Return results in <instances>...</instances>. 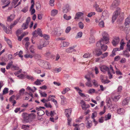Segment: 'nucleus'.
I'll return each mask as SVG.
<instances>
[{"mask_svg": "<svg viewBox=\"0 0 130 130\" xmlns=\"http://www.w3.org/2000/svg\"><path fill=\"white\" fill-rule=\"evenodd\" d=\"M49 44V42L48 41H44L41 40L40 41L39 43L37 44V48L39 50H42L43 47L46 46Z\"/></svg>", "mask_w": 130, "mask_h": 130, "instance_id": "1", "label": "nucleus"}, {"mask_svg": "<svg viewBox=\"0 0 130 130\" xmlns=\"http://www.w3.org/2000/svg\"><path fill=\"white\" fill-rule=\"evenodd\" d=\"M120 9L119 8L117 7L116 10L113 13L112 18V21L113 22L117 19L118 16L120 14Z\"/></svg>", "mask_w": 130, "mask_h": 130, "instance_id": "2", "label": "nucleus"}, {"mask_svg": "<svg viewBox=\"0 0 130 130\" xmlns=\"http://www.w3.org/2000/svg\"><path fill=\"white\" fill-rule=\"evenodd\" d=\"M17 76L20 79H22L26 78L28 79H31V80H34V78L32 76L28 75H26L25 74H22L18 75Z\"/></svg>", "mask_w": 130, "mask_h": 130, "instance_id": "3", "label": "nucleus"}, {"mask_svg": "<svg viewBox=\"0 0 130 130\" xmlns=\"http://www.w3.org/2000/svg\"><path fill=\"white\" fill-rule=\"evenodd\" d=\"M30 18L29 17H28L26 20V22L23 24L22 27L24 30L25 29L28 28V24L30 21Z\"/></svg>", "mask_w": 130, "mask_h": 130, "instance_id": "4", "label": "nucleus"}, {"mask_svg": "<svg viewBox=\"0 0 130 130\" xmlns=\"http://www.w3.org/2000/svg\"><path fill=\"white\" fill-rule=\"evenodd\" d=\"M101 71L104 73H106L107 71L108 72L109 70V68L108 67L105 65H102L100 67Z\"/></svg>", "mask_w": 130, "mask_h": 130, "instance_id": "5", "label": "nucleus"}, {"mask_svg": "<svg viewBox=\"0 0 130 130\" xmlns=\"http://www.w3.org/2000/svg\"><path fill=\"white\" fill-rule=\"evenodd\" d=\"M85 77L87 80V82L86 83V85L88 87H92L93 85L91 83L90 78L88 76H85Z\"/></svg>", "mask_w": 130, "mask_h": 130, "instance_id": "6", "label": "nucleus"}, {"mask_svg": "<svg viewBox=\"0 0 130 130\" xmlns=\"http://www.w3.org/2000/svg\"><path fill=\"white\" fill-rule=\"evenodd\" d=\"M123 39H122L121 40V42L120 43V48H115L113 50V51H114L115 52L117 51H120L121 50H123V46L124 45V44L125 43L123 41Z\"/></svg>", "mask_w": 130, "mask_h": 130, "instance_id": "7", "label": "nucleus"}, {"mask_svg": "<svg viewBox=\"0 0 130 130\" xmlns=\"http://www.w3.org/2000/svg\"><path fill=\"white\" fill-rule=\"evenodd\" d=\"M70 10L69 6L68 4L64 5L62 8V12L64 13H67Z\"/></svg>", "mask_w": 130, "mask_h": 130, "instance_id": "8", "label": "nucleus"}, {"mask_svg": "<svg viewBox=\"0 0 130 130\" xmlns=\"http://www.w3.org/2000/svg\"><path fill=\"white\" fill-rule=\"evenodd\" d=\"M41 62L43 63V66L44 68L46 69H51V66L49 62L43 60H41Z\"/></svg>", "mask_w": 130, "mask_h": 130, "instance_id": "9", "label": "nucleus"}, {"mask_svg": "<svg viewBox=\"0 0 130 130\" xmlns=\"http://www.w3.org/2000/svg\"><path fill=\"white\" fill-rule=\"evenodd\" d=\"M80 103L82 104V107L83 110L88 108L90 107L89 105L86 104L83 100L81 101Z\"/></svg>", "mask_w": 130, "mask_h": 130, "instance_id": "10", "label": "nucleus"}, {"mask_svg": "<svg viewBox=\"0 0 130 130\" xmlns=\"http://www.w3.org/2000/svg\"><path fill=\"white\" fill-rule=\"evenodd\" d=\"M120 41V39L118 37H115L112 40V43L113 46H116L118 44Z\"/></svg>", "mask_w": 130, "mask_h": 130, "instance_id": "11", "label": "nucleus"}, {"mask_svg": "<svg viewBox=\"0 0 130 130\" xmlns=\"http://www.w3.org/2000/svg\"><path fill=\"white\" fill-rule=\"evenodd\" d=\"M109 17V14L107 10L104 11L102 13L101 18H103L104 20L108 18Z\"/></svg>", "mask_w": 130, "mask_h": 130, "instance_id": "12", "label": "nucleus"}, {"mask_svg": "<svg viewBox=\"0 0 130 130\" xmlns=\"http://www.w3.org/2000/svg\"><path fill=\"white\" fill-rule=\"evenodd\" d=\"M120 0H115L111 5V7L114 8H116L119 4Z\"/></svg>", "mask_w": 130, "mask_h": 130, "instance_id": "13", "label": "nucleus"}, {"mask_svg": "<svg viewBox=\"0 0 130 130\" xmlns=\"http://www.w3.org/2000/svg\"><path fill=\"white\" fill-rule=\"evenodd\" d=\"M71 109L69 108L68 109H65V113L66 117L68 118H69L70 115H71Z\"/></svg>", "mask_w": 130, "mask_h": 130, "instance_id": "14", "label": "nucleus"}, {"mask_svg": "<svg viewBox=\"0 0 130 130\" xmlns=\"http://www.w3.org/2000/svg\"><path fill=\"white\" fill-rule=\"evenodd\" d=\"M94 7L98 12H101L103 11V10L99 7V6L96 3L94 4Z\"/></svg>", "mask_w": 130, "mask_h": 130, "instance_id": "15", "label": "nucleus"}, {"mask_svg": "<svg viewBox=\"0 0 130 130\" xmlns=\"http://www.w3.org/2000/svg\"><path fill=\"white\" fill-rule=\"evenodd\" d=\"M117 107V105L115 104H111L109 105L108 108L111 111L114 110V109Z\"/></svg>", "mask_w": 130, "mask_h": 130, "instance_id": "16", "label": "nucleus"}, {"mask_svg": "<svg viewBox=\"0 0 130 130\" xmlns=\"http://www.w3.org/2000/svg\"><path fill=\"white\" fill-rule=\"evenodd\" d=\"M83 13L82 12H78L75 15V16L74 19H79L80 17L82 16L83 15Z\"/></svg>", "mask_w": 130, "mask_h": 130, "instance_id": "17", "label": "nucleus"}, {"mask_svg": "<svg viewBox=\"0 0 130 130\" xmlns=\"http://www.w3.org/2000/svg\"><path fill=\"white\" fill-rule=\"evenodd\" d=\"M130 100V98L129 97L123 100L122 103V104L123 105L127 104Z\"/></svg>", "mask_w": 130, "mask_h": 130, "instance_id": "18", "label": "nucleus"}, {"mask_svg": "<svg viewBox=\"0 0 130 130\" xmlns=\"http://www.w3.org/2000/svg\"><path fill=\"white\" fill-rule=\"evenodd\" d=\"M60 30V28L59 27L54 28L52 30L51 32L52 35H56L57 33V31H59Z\"/></svg>", "mask_w": 130, "mask_h": 130, "instance_id": "19", "label": "nucleus"}, {"mask_svg": "<svg viewBox=\"0 0 130 130\" xmlns=\"http://www.w3.org/2000/svg\"><path fill=\"white\" fill-rule=\"evenodd\" d=\"M52 55V54L49 51L47 52L44 55L45 57L47 58V59H48L50 58H51Z\"/></svg>", "mask_w": 130, "mask_h": 130, "instance_id": "20", "label": "nucleus"}, {"mask_svg": "<svg viewBox=\"0 0 130 130\" xmlns=\"http://www.w3.org/2000/svg\"><path fill=\"white\" fill-rule=\"evenodd\" d=\"M125 112L124 110L122 108H120L118 109L117 110V113L118 114L120 115L123 114Z\"/></svg>", "mask_w": 130, "mask_h": 130, "instance_id": "21", "label": "nucleus"}, {"mask_svg": "<svg viewBox=\"0 0 130 130\" xmlns=\"http://www.w3.org/2000/svg\"><path fill=\"white\" fill-rule=\"evenodd\" d=\"M15 15L14 14H11L10 16H9L7 18V20L9 22H11L13 20L14 18Z\"/></svg>", "mask_w": 130, "mask_h": 130, "instance_id": "22", "label": "nucleus"}, {"mask_svg": "<svg viewBox=\"0 0 130 130\" xmlns=\"http://www.w3.org/2000/svg\"><path fill=\"white\" fill-rule=\"evenodd\" d=\"M109 40L108 36H103V39H102L101 40H102V42L104 41V43L106 44L108 42Z\"/></svg>", "mask_w": 130, "mask_h": 130, "instance_id": "23", "label": "nucleus"}, {"mask_svg": "<svg viewBox=\"0 0 130 130\" xmlns=\"http://www.w3.org/2000/svg\"><path fill=\"white\" fill-rule=\"evenodd\" d=\"M22 116L24 119L25 120H28L29 118V115L27 113L24 112L22 113Z\"/></svg>", "mask_w": 130, "mask_h": 130, "instance_id": "24", "label": "nucleus"}, {"mask_svg": "<svg viewBox=\"0 0 130 130\" xmlns=\"http://www.w3.org/2000/svg\"><path fill=\"white\" fill-rule=\"evenodd\" d=\"M69 43L68 42L63 41L60 44L61 47H65L68 46Z\"/></svg>", "mask_w": 130, "mask_h": 130, "instance_id": "25", "label": "nucleus"}, {"mask_svg": "<svg viewBox=\"0 0 130 130\" xmlns=\"http://www.w3.org/2000/svg\"><path fill=\"white\" fill-rule=\"evenodd\" d=\"M58 13V10H57L53 9L51 11V15L52 16H54Z\"/></svg>", "mask_w": 130, "mask_h": 130, "instance_id": "26", "label": "nucleus"}, {"mask_svg": "<svg viewBox=\"0 0 130 130\" xmlns=\"http://www.w3.org/2000/svg\"><path fill=\"white\" fill-rule=\"evenodd\" d=\"M5 40L7 43L9 45L10 47L11 48L12 46V45L11 42V41L9 39L6 38L5 37Z\"/></svg>", "mask_w": 130, "mask_h": 130, "instance_id": "27", "label": "nucleus"}, {"mask_svg": "<svg viewBox=\"0 0 130 130\" xmlns=\"http://www.w3.org/2000/svg\"><path fill=\"white\" fill-rule=\"evenodd\" d=\"M130 22V17L127 18L125 20V24L126 26L128 25Z\"/></svg>", "mask_w": 130, "mask_h": 130, "instance_id": "28", "label": "nucleus"}, {"mask_svg": "<svg viewBox=\"0 0 130 130\" xmlns=\"http://www.w3.org/2000/svg\"><path fill=\"white\" fill-rule=\"evenodd\" d=\"M92 122L91 121H88L87 123V127L88 128H90L92 126Z\"/></svg>", "mask_w": 130, "mask_h": 130, "instance_id": "29", "label": "nucleus"}, {"mask_svg": "<svg viewBox=\"0 0 130 130\" xmlns=\"http://www.w3.org/2000/svg\"><path fill=\"white\" fill-rule=\"evenodd\" d=\"M13 62L12 61H11V62L8 63V65L6 67V69H8L10 68V67L11 66H12V65H13Z\"/></svg>", "mask_w": 130, "mask_h": 130, "instance_id": "30", "label": "nucleus"}, {"mask_svg": "<svg viewBox=\"0 0 130 130\" xmlns=\"http://www.w3.org/2000/svg\"><path fill=\"white\" fill-rule=\"evenodd\" d=\"M45 113L44 111L42 110H40L39 111H38L37 114L38 116H41L43 115Z\"/></svg>", "mask_w": 130, "mask_h": 130, "instance_id": "31", "label": "nucleus"}, {"mask_svg": "<svg viewBox=\"0 0 130 130\" xmlns=\"http://www.w3.org/2000/svg\"><path fill=\"white\" fill-rule=\"evenodd\" d=\"M93 85L95 87H98L99 85L97 81L95 80L94 79L92 81Z\"/></svg>", "mask_w": 130, "mask_h": 130, "instance_id": "32", "label": "nucleus"}, {"mask_svg": "<svg viewBox=\"0 0 130 130\" xmlns=\"http://www.w3.org/2000/svg\"><path fill=\"white\" fill-rule=\"evenodd\" d=\"M75 50L73 47H70L66 50L67 52L70 53L73 51Z\"/></svg>", "mask_w": 130, "mask_h": 130, "instance_id": "33", "label": "nucleus"}, {"mask_svg": "<svg viewBox=\"0 0 130 130\" xmlns=\"http://www.w3.org/2000/svg\"><path fill=\"white\" fill-rule=\"evenodd\" d=\"M63 17L65 19L67 20H70L71 18V16H67V15L66 14H64L63 15Z\"/></svg>", "mask_w": 130, "mask_h": 130, "instance_id": "34", "label": "nucleus"}, {"mask_svg": "<svg viewBox=\"0 0 130 130\" xmlns=\"http://www.w3.org/2000/svg\"><path fill=\"white\" fill-rule=\"evenodd\" d=\"M120 95H118L117 96H115L114 98H112V99L113 101L117 102L120 98Z\"/></svg>", "mask_w": 130, "mask_h": 130, "instance_id": "35", "label": "nucleus"}, {"mask_svg": "<svg viewBox=\"0 0 130 130\" xmlns=\"http://www.w3.org/2000/svg\"><path fill=\"white\" fill-rule=\"evenodd\" d=\"M83 33L82 32H79L77 33V35L76 36L75 38L77 39L78 38H81L82 35Z\"/></svg>", "mask_w": 130, "mask_h": 130, "instance_id": "36", "label": "nucleus"}, {"mask_svg": "<svg viewBox=\"0 0 130 130\" xmlns=\"http://www.w3.org/2000/svg\"><path fill=\"white\" fill-rule=\"evenodd\" d=\"M126 50L130 52V40L127 42Z\"/></svg>", "mask_w": 130, "mask_h": 130, "instance_id": "37", "label": "nucleus"}, {"mask_svg": "<svg viewBox=\"0 0 130 130\" xmlns=\"http://www.w3.org/2000/svg\"><path fill=\"white\" fill-rule=\"evenodd\" d=\"M99 26L102 28H103L104 27V21L102 20L100 22L99 24Z\"/></svg>", "mask_w": 130, "mask_h": 130, "instance_id": "38", "label": "nucleus"}, {"mask_svg": "<svg viewBox=\"0 0 130 130\" xmlns=\"http://www.w3.org/2000/svg\"><path fill=\"white\" fill-rule=\"evenodd\" d=\"M8 88L6 87L5 88L3 91V95H4L8 93Z\"/></svg>", "mask_w": 130, "mask_h": 130, "instance_id": "39", "label": "nucleus"}, {"mask_svg": "<svg viewBox=\"0 0 130 130\" xmlns=\"http://www.w3.org/2000/svg\"><path fill=\"white\" fill-rule=\"evenodd\" d=\"M111 115L109 113H108L107 115H106L105 116V120L107 121L108 120L110 119H111Z\"/></svg>", "mask_w": 130, "mask_h": 130, "instance_id": "40", "label": "nucleus"}, {"mask_svg": "<svg viewBox=\"0 0 130 130\" xmlns=\"http://www.w3.org/2000/svg\"><path fill=\"white\" fill-rule=\"evenodd\" d=\"M101 48L103 51H105L107 49V46L105 45H103L101 46Z\"/></svg>", "mask_w": 130, "mask_h": 130, "instance_id": "41", "label": "nucleus"}, {"mask_svg": "<svg viewBox=\"0 0 130 130\" xmlns=\"http://www.w3.org/2000/svg\"><path fill=\"white\" fill-rule=\"evenodd\" d=\"M36 30L37 31L36 32L40 36H42V34L40 29L38 28V29L37 30Z\"/></svg>", "mask_w": 130, "mask_h": 130, "instance_id": "42", "label": "nucleus"}, {"mask_svg": "<svg viewBox=\"0 0 130 130\" xmlns=\"http://www.w3.org/2000/svg\"><path fill=\"white\" fill-rule=\"evenodd\" d=\"M41 37H43L44 39L46 40H48L50 38V37L49 35L45 34L42 35Z\"/></svg>", "mask_w": 130, "mask_h": 130, "instance_id": "43", "label": "nucleus"}, {"mask_svg": "<svg viewBox=\"0 0 130 130\" xmlns=\"http://www.w3.org/2000/svg\"><path fill=\"white\" fill-rule=\"evenodd\" d=\"M102 83H104V84H108L110 82V80H104L103 79H102L101 80Z\"/></svg>", "mask_w": 130, "mask_h": 130, "instance_id": "44", "label": "nucleus"}, {"mask_svg": "<svg viewBox=\"0 0 130 130\" xmlns=\"http://www.w3.org/2000/svg\"><path fill=\"white\" fill-rule=\"evenodd\" d=\"M29 50L32 53H35L34 46L33 45H31L30 46L29 48Z\"/></svg>", "mask_w": 130, "mask_h": 130, "instance_id": "45", "label": "nucleus"}, {"mask_svg": "<svg viewBox=\"0 0 130 130\" xmlns=\"http://www.w3.org/2000/svg\"><path fill=\"white\" fill-rule=\"evenodd\" d=\"M40 93L41 96L46 97L47 96V94L44 92H42L41 91L40 92Z\"/></svg>", "mask_w": 130, "mask_h": 130, "instance_id": "46", "label": "nucleus"}, {"mask_svg": "<svg viewBox=\"0 0 130 130\" xmlns=\"http://www.w3.org/2000/svg\"><path fill=\"white\" fill-rule=\"evenodd\" d=\"M102 42V41L101 40L98 41L96 43V46L98 47H101L102 46L101 43V42Z\"/></svg>", "mask_w": 130, "mask_h": 130, "instance_id": "47", "label": "nucleus"}, {"mask_svg": "<svg viewBox=\"0 0 130 130\" xmlns=\"http://www.w3.org/2000/svg\"><path fill=\"white\" fill-rule=\"evenodd\" d=\"M79 27L80 28L83 29L84 27V25L83 23L81 22H80L78 24Z\"/></svg>", "mask_w": 130, "mask_h": 130, "instance_id": "48", "label": "nucleus"}, {"mask_svg": "<svg viewBox=\"0 0 130 130\" xmlns=\"http://www.w3.org/2000/svg\"><path fill=\"white\" fill-rule=\"evenodd\" d=\"M34 84L37 85H40L41 83L39 79H37V80L34 82Z\"/></svg>", "mask_w": 130, "mask_h": 130, "instance_id": "49", "label": "nucleus"}, {"mask_svg": "<svg viewBox=\"0 0 130 130\" xmlns=\"http://www.w3.org/2000/svg\"><path fill=\"white\" fill-rule=\"evenodd\" d=\"M50 99L48 98L47 100H46L44 99H42L41 100V101L43 102V103H46L48 101H50Z\"/></svg>", "mask_w": 130, "mask_h": 130, "instance_id": "50", "label": "nucleus"}, {"mask_svg": "<svg viewBox=\"0 0 130 130\" xmlns=\"http://www.w3.org/2000/svg\"><path fill=\"white\" fill-rule=\"evenodd\" d=\"M95 41L94 38L93 37H91L89 40V42L91 43H93Z\"/></svg>", "mask_w": 130, "mask_h": 130, "instance_id": "51", "label": "nucleus"}, {"mask_svg": "<svg viewBox=\"0 0 130 130\" xmlns=\"http://www.w3.org/2000/svg\"><path fill=\"white\" fill-rule=\"evenodd\" d=\"M108 52H106L102 54V56H101V57L102 59L108 56Z\"/></svg>", "mask_w": 130, "mask_h": 130, "instance_id": "52", "label": "nucleus"}, {"mask_svg": "<svg viewBox=\"0 0 130 130\" xmlns=\"http://www.w3.org/2000/svg\"><path fill=\"white\" fill-rule=\"evenodd\" d=\"M95 13L94 12H91L89 13L87 15V17H91L92 16L95 14Z\"/></svg>", "mask_w": 130, "mask_h": 130, "instance_id": "53", "label": "nucleus"}, {"mask_svg": "<svg viewBox=\"0 0 130 130\" xmlns=\"http://www.w3.org/2000/svg\"><path fill=\"white\" fill-rule=\"evenodd\" d=\"M95 91V89H90L88 91V93L89 94H91L94 93Z\"/></svg>", "mask_w": 130, "mask_h": 130, "instance_id": "54", "label": "nucleus"}, {"mask_svg": "<svg viewBox=\"0 0 130 130\" xmlns=\"http://www.w3.org/2000/svg\"><path fill=\"white\" fill-rule=\"evenodd\" d=\"M24 57L26 58H32L33 57V56L32 55L30 54H26L24 56Z\"/></svg>", "mask_w": 130, "mask_h": 130, "instance_id": "55", "label": "nucleus"}, {"mask_svg": "<svg viewBox=\"0 0 130 130\" xmlns=\"http://www.w3.org/2000/svg\"><path fill=\"white\" fill-rule=\"evenodd\" d=\"M71 27L70 26L68 27L65 30V32L66 33H68L71 30Z\"/></svg>", "mask_w": 130, "mask_h": 130, "instance_id": "56", "label": "nucleus"}, {"mask_svg": "<svg viewBox=\"0 0 130 130\" xmlns=\"http://www.w3.org/2000/svg\"><path fill=\"white\" fill-rule=\"evenodd\" d=\"M25 91V90L24 88H22V89H21L19 91V94L20 95H22L24 93V92Z\"/></svg>", "mask_w": 130, "mask_h": 130, "instance_id": "57", "label": "nucleus"}, {"mask_svg": "<svg viewBox=\"0 0 130 130\" xmlns=\"http://www.w3.org/2000/svg\"><path fill=\"white\" fill-rule=\"evenodd\" d=\"M28 7H25L21 10V11L24 13H26L28 10Z\"/></svg>", "mask_w": 130, "mask_h": 130, "instance_id": "58", "label": "nucleus"}, {"mask_svg": "<svg viewBox=\"0 0 130 130\" xmlns=\"http://www.w3.org/2000/svg\"><path fill=\"white\" fill-rule=\"evenodd\" d=\"M108 76L109 78V79H111L112 78V75L110 71H109L108 72Z\"/></svg>", "mask_w": 130, "mask_h": 130, "instance_id": "59", "label": "nucleus"}, {"mask_svg": "<svg viewBox=\"0 0 130 130\" xmlns=\"http://www.w3.org/2000/svg\"><path fill=\"white\" fill-rule=\"evenodd\" d=\"M97 115V113L96 112H95L93 113L92 114V115L91 116L92 119H93L94 117H96Z\"/></svg>", "mask_w": 130, "mask_h": 130, "instance_id": "60", "label": "nucleus"}, {"mask_svg": "<svg viewBox=\"0 0 130 130\" xmlns=\"http://www.w3.org/2000/svg\"><path fill=\"white\" fill-rule=\"evenodd\" d=\"M10 1H7V2L6 3V4H6V5L4 6H3L2 7V8H4L8 6L10 4Z\"/></svg>", "mask_w": 130, "mask_h": 130, "instance_id": "61", "label": "nucleus"}, {"mask_svg": "<svg viewBox=\"0 0 130 130\" xmlns=\"http://www.w3.org/2000/svg\"><path fill=\"white\" fill-rule=\"evenodd\" d=\"M105 109H106L105 107V106H104L103 110L102 111H101L100 112V114L101 115H103V114H104L105 113V112L106 111Z\"/></svg>", "mask_w": 130, "mask_h": 130, "instance_id": "62", "label": "nucleus"}, {"mask_svg": "<svg viewBox=\"0 0 130 130\" xmlns=\"http://www.w3.org/2000/svg\"><path fill=\"white\" fill-rule=\"evenodd\" d=\"M62 32V30L60 29V30L59 31H57V35H56L57 36H60L61 35Z\"/></svg>", "mask_w": 130, "mask_h": 130, "instance_id": "63", "label": "nucleus"}, {"mask_svg": "<svg viewBox=\"0 0 130 130\" xmlns=\"http://www.w3.org/2000/svg\"><path fill=\"white\" fill-rule=\"evenodd\" d=\"M36 32V30L32 33V35H33L32 37H34V38L35 37H37L38 35Z\"/></svg>", "mask_w": 130, "mask_h": 130, "instance_id": "64", "label": "nucleus"}]
</instances>
